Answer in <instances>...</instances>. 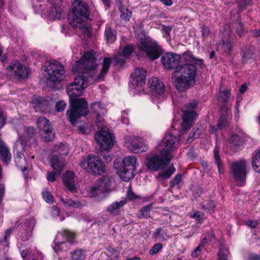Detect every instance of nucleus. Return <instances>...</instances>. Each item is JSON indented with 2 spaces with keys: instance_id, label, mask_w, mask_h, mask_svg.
Instances as JSON below:
<instances>
[{
  "instance_id": "42",
  "label": "nucleus",
  "mask_w": 260,
  "mask_h": 260,
  "mask_svg": "<svg viewBox=\"0 0 260 260\" xmlns=\"http://www.w3.org/2000/svg\"><path fill=\"white\" fill-rule=\"evenodd\" d=\"M252 166L254 171L260 173V150H259L252 159Z\"/></svg>"
},
{
  "instance_id": "62",
  "label": "nucleus",
  "mask_w": 260,
  "mask_h": 260,
  "mask_svg": "<svg viewBox=\"0 0 260 260\" xmlns=\"http://www.w3.org/2000/svg\"><path fill=\"white\" fill-rule=\"evenodd\" d=\"M245 224L248 227H250L252 229H255L258 225V222L256 220L249 219L246 221Z\"/></svg>"
},
{
  "instance_id": "31",
  "label": "nucleus",
  "mask_w": 260,
  "mask_h": 260,
  "mask_svg": "<svg viewBox=\"0 0 260 260\" xmlns=\"http://www.w3.org/2000/svg\"><path fill=\"white\" fill-rule=\"evenodd\" d=\"M220 148L218 146H215L213 150V154L215 159V164L217 165L218 171L219 174H223L224 172V169L223 165V162L221 158L219 155Z\"/></svg>"
},
{
  "instance_id": "58",
  "label": "nucleus",
  "mask_w": 260,
  "mask_h": 260,
  "mask_svg": "<svg viewBox=\"0 0 260 260\" xmlns=\"http://www.w3.org/2000/svg\"><path fill=\"white\" fill-rule=\"evenodd\" d=\"M6 120L7 117L4 116L3 111L0 108V129L6 124Z\"/></svg>"
},
{
  "instance_id": "20",
  "label": "nucleus",
  "mask_w": 260,
  "mask_h": 260,
  "mask_svg": "<svg viewBox=\"0 0 260 260\" xmlns=\"http://www.w3.org/2000/svg\"><path fill=\"white\" fill-rule=\"evenodd\" d=\"M112 179L108 175L103 176L99 179L93 186L92 190L93 191H99L100 192L105 193L108 192L111 190Z\"/></svg>"
},
{
  "instance_id": "47",
  "label": "nucleus",
  "mask_w": 260,
  "mask_h": 260,
  "mask_svg": "<svg viewBox=\"0 0 260 260\" xmlns=\"http://www.w3.org/2000/svg\"><path fill=\"white\" fill-rule=\"evenodd\" d=\"M162 248V244L160 243L155 244L149 250V253L150 255H153L160 251Z\"/></svg>"
},
{
  "instance_id": "26",
  "label": "nucleus",
  "mask_w": 260,
  "mask_h": 260,
  "mask_svg": "<svg viewBox=\"0 0 260 260\" xmlns=\"http://www.w3.org/2000/svg\"><path fill=\"white\" fill-rule=\"evenodd\" d=\"M0 159L6 166L9 165L12 160V155L9 148L2 140L0 144Z\"/></svg>"
},
{
  "instance_id": "39",
  "label": "nucleus",
  "mask_w": 260,
  "mask_h": 260,
  "mask_svg": "<svg viewBox=\"0 0 260 260\" xmlns=\"http://www.w3.org/2000/svg\"><path fill=\"white\" fill-rule=\"evenodd\" d=\"M72 260H85L86 251L82 249H77L71 253Z\"/></svg>"
},
{
  "instance_id": "43",
  "label": "nucleus",
  "mask_w": 260,
  "mask_h": 260,
  "mask_svg": "<svg viewBox=\"0 0 260 260\" xmlns=\"http://www.w3.org/2000/svg\"><path fill=\"white\" fill-rule=\"evenodd\" d=\"M254 55L249 48H245L242 52L241 60L242 62L246 63L249 59H251Z\"/></svg>"
},
{
  "instance_id": "10",
  "label": "nucleus",
  "mask_w": 260,
  "mask_h": 260,
  "mask_svg": "<svg viewBox=\"0 0 260 260\" xmlns=\"http://www.w3.org/2000/svg\"><path fill=\"white\" fill-rule=\"evenodd\" d=\"M35 225L33 219H25L20 223H16L15 226L18 228L17 239L22 241H27L31 235V232Z\"/></svg>"
},
{
  "instance_id": "30",
  "label": "nucleus",
  "mask_w": 260,
  "mask_h": 260,
  "mask_svg": "<svg viewBox=\"0 0 260 260\" xmlns=\"http://www.w3.org/2000/svg\"><path fill=\"white\" fill-rule=\"evenodd\" d=\"M117 32L110 26H106L104 32L105 39L107 43H113L117 39Z\"/></svg>"
},
{
  "instance_id": "3",
  "label": "nucleus",
  "mask_w": 260,
  "mask_h": 260,
  "mask_svg": "<svg viewBox=\"0 0 260 260\" xmlns=\"http://www.w3.org/2000/svg\"><path fill=\"white\" fill-rule=\"evenodd\" d=\"M203 62V59H197L193 63H185L177 68L176 73H180V75L176 78L174 83L178 90L184 91L194 84L197 75V67L202 68Z\"/></svg>"
},
{
  "instance_id": "40",
  "label": "nucleus",
  "mask_w": 260,
  "mask_h": 260,
  "mask_svg": "<svg viewBox=\"0 0 260 260\" xmlns=\"http://www.w3.org/2000/svg\"><path fill=\"white\" fill-rule=\"evenodd\" d=\"M181 56V58L184 61L186 62V63H193L196 61L197 59H200L199 58H195L192 52L190 51L184 52Z\"/></svg>"
},
{
  "instance_id": "56",
  "label": "nucleus",
  "mask_w": 260,
  "mask_h": 260,
  "mask_svg": "<svg viewBox=\"0 0 260 260\" xmlns=\"http://www.w3.org/2000/svg\"><path fill=\"white\" fill-rule=\"evenodd\" d=\"M202 32V36L203 38L205 39L210 34V30L208 26L206 25H202L200 27Z\"/></svg>"
},
{
  "instance_id": "60",
  "label": "nucleus",
  "mask_w": 260,
  "mask_h": 260,
  "mask_svg": "<svg viewBox=\"0 0 260 260\" xmlns=\"http://www.w3.org/2000/svg\"><path fill=\"white\" fill-rule=\"evenodd\" d=\"M203 248V247L198 245V246L191 252V256L192 257H196L198 256L201 254V252Z\"/></svg>"
},
{
  "instance_id": "45",
  "label": "nucleus",
  "mask_w": 260,
  "mask_h": 260,
  "mask_svg": "<svg viewBox=\"0 0 260 260\" xmlns=\"http://www.w3.org/2000/svg\"><path fill=\"white\" fill-rule=\"evenodd\" d=\"M126 58L124 57L122 54L120 55H115L113 57V63L114 66H117L118 65L123 66L126 60Z\"/></svg>"
},
{
  "instance_id": "48",
  "label": "nucleus",
  "mask_w": 260,
  "mask_h": 260,
  "mask_svg": "<svg viewBox=\"0 0 260 260\" xmlns=\"http://www.w3.org/2000/svg\"><path fill=\"white\" fill-rule=\"evenodd\" d=\"M182 180V175L178 174L170 182V185L171 187H174L178 185Z\"/></svg>"
},
{
  "instance_id": "41",
  "label": "nucleus",
  "mask_w": 260,
  "mask_h": 260,
  "mask_svg": "<svg viewBox=\"0 0 260 260\" xmlns=\"http://www.w3.org/2000/svg\"><path fill=\"white\" fill-rule=\"evenodd\" d=\"M175 168L173 166L170 167L167 170L159 172L158 175L159 178H161L164 180L168 179L175 171Z\"/></svg>"
},
{
  "instance_id": "6",
  "label": "nucleus",
  "mask_w": 260,
  "mask_h": 260,
  "mask_svg": "<svg viewBox=\"0 0 260 260\" xmlns=\"http://www.w3.org/2000/svg\"><path fill=\"white\" fill-rule=\"evenodd\" d=\"M82 159L80 166L88 173L99 175L105 172V165L100 156L90 154Z\"/></svg>"
},
{
  "instance_id": "38",
  "label": "nucleus",
  "mask_w": 260,
  "mask_h": 260,
  "mask_svg": "<svg viewBox=\"0 0 260 260\" xmlns=\"http://www.w3.org/2000/svg\"><path fill=\"white\" fill-rule=\"evenodd\" d=\"M152 208V204H150L143 207L140 210L138 217L139 218L147 219L150 217V210Z\"/></svg>"
},
{
  "instance_id": "49",
  "label": "nucleus",
  "mask_w": 260,
  "mask_h": 260,
  "mask_svg": "<svg viewBox=\"0 0 260 260\" xmlns=\"http://www.w3.org/2000/svg\"><path fill=\"white\" fill-rule=\"evenodd\" d=\"M42 196L44 200L48 203L51 204L53 202V198L50 192L48 191H43Z\"/></svg>"
},
{
  "instance_id": "35",
  "label": "nucleus",
  "mask_w": 260,
  "mask_h": 260,
  "mask_svg": "<svg viewBox=\"0 0 260 260\" xmlns=\"http://www.w3.org/2000/svg\"><path fill=\"white\" fill-rule=\"evenodd\" d=\"M216 207V203L212 200L205 201L202 205V209L211 214L214 213Z\"/></svg>"
},
{
  "instance_id": "64",
  "label": "nucleus",
  "mask_w": 260,
  "mask_h": 260,
  "mask_svg": "<svg viewBox=\"0 0 260 260\" xmlns=\"http://www.w3.org/2000/svg\"><path fill=\"white\" fill-rule=\"evenodd\" d=\"M100 106V103L98 102H94L93 103H92L90 106L91 110L94 112L97 116L100 115V112L99 111L96 109V107H98L99 108Z\"/></svg>"
},
{
  "instance_id": "14",
  "label": "nucleus",
  "mask_w": 260,
  "mask_h": 260,
  "mask_svg": "<svg viewBox=\"0 0 260 260\" xmlns=\"http://www.w3.org/2000/svg\"><path fill=\"white\" fill-rule=\"evenodd\" d=\"M181 56L174 52H167L162 56L161 61L165 69L172 70L176 73L177 68L181 66Z\"/></svg>"
},
{
  "instance_id": "19",
  "label": "nucleus",
  "mask_w": 260,
  "mask_h": 260,
  "mask_svg": "<svg viewBox=\"0 0 260 260\" xmlns=\"http://www.w3.org/2000/svg\"><path fill=\"white\" fill-rule=\"evenodd\" d=\"M149 83L150 91L153 99L154 98H157L158 96L164 93L165 85L158 78L152 77Z\"/></svg>"
},
{
  "instance_id": "63",
  "label": "nucleus",
  "mask_w": 260,
  "mask_h": 260,
  "mask_svg": "<svg viewBox=\"0 0 260 260\" xmlns=\"http://www.w3.org/2000/svg\"><path fill=\"white\" fill-rule=\"evenodd\" d=\"M61 200L64 205L68 207H73L76 205V202L70 199H64L62 198Z\"/></svg>"
},
{
  "instance_id": "59",
  "label": "nucleus",
  "mask_w": 260,
  "mask_h": 260,
  "mask_svg": "<svg viewBox=\"0 0 260 260\" xmlns=\"http://www.w3.org/2000/svg\"><path fill=\"white\" fill-rule=\"evenodd\" d=\"M153 237L155 239L164 238L162 230L161 228H158L155 229L153 233Z\"/></svg>"
},
{
  "instance_id": "22",
  "label": "nucleus",
  "mask_w": 260,
  "mask_h": 260,
  "mask_svg": "<svg viewBox=\"0 0 260 260\" xmlns=\"http://www.w3.org/2000/svg\"><path fill=\"white\" fill-rule=\"evenodd\" d=\"M231 94L230 90L225 89L219 93L217 98L218 102L220 106V110L226 114H228L230 109L229 100Z\"/></svg>"
},
{
  "instance_id": "23",
  "label": "nucleus",
  "mask_w": 260,
  "mask_h": 260,
  "mask_svg": "<svg viewBox=\"0 0 260 260\" xmlns=\"http://www.w3.org/2000/svg\"><path fill=\"white\" fill-rule=\"evenodd\" d=\"M65 187L72 193L77 192V188L75 184V175L73 172L67 171L62 177Z\"/></svg>"
},
{
  "instance_id": "55",
  "label": "nucleus",
  "mask_w": 260,
  "mask_h": 260,
  "mask_svg": "<svg viewBox=\"0 0 260 260\" xmlns=\"http://www.w3.org/2000/svg\"><path fill=\"white\" fill-rule=\"evenodd\" d=\"M217 260H228V256L223 250L220 248L217 253Z\"/></svg>"
},
{
  "instance_id": "34",
  "label": "nucleus",
  "mask_w": 260,
  "mask_h": 260,
  "mask_svg": "<svg viewBox=\"0 0 260 260\" xmlns=\"http://www.w3.org/2000/svg\"><path fill=\"white\" fill-rule=\"evenodd\" d=\"M112 61L111 57H106L104 58L102 63V68L99 78H104L105 76L109 70Z\"/></svg>"
},
{
  "instance_id": "57",
  "label": "nucleus",
  "mask_w": 260,
  "mask_h": 260,
  "mask_svg": "<svg viewBox=\"0 0 260 260\" xmlns=\"http://www.w3.org/2000/svg\"><path fill=\"white\" fill-rule=\"evenodd\" d=\"M193 130L194 129L191 131L189 135V137L187 140L188 143L192 142L194 139L198 138L200 136L199 133L197 134V131L195 132Z\"/></svg>"
},
{
  "instance_id": "24",
  "label": "nucleus",
  "mask_w": 260,
  "mask_h": 260,
  "mask_svg": "<svg viewBox=\"0 0 260 260\" xmlns=\"http://www.w3.org/2000/svg\"><path fill=\"white\" fill-rule=\"evenodd\" d=\"M13 228L7 229L4 236L0 239V251L8 252L10 247V239L12 234Z\"/></svg>"
},
{
  "instance_id": "33",
  "label": "nucleus",
  "mask_w": 260,
  "mask_h": 260,
  "mask_svg": "<svg viewBox=\"0 0 260 260\" xmlns=\"http://www.w3.org/2000/svg\"><path fill=\"white\" fill-rule=\"evenodd\" d=\"M119 11L120 13V18L125 21H129L132 16V12L124 6L122 5L121 3L119 6Z\"/></svg>"
},
{
  "instance_id": "12",
  "label": "nucleus",
  "mask_w": 260,
  "mask_h": 260,
  "mask_svg": "<svg viewBox=\"0 0 260 260\" xmlns=\"http://www.w3.org/2000/svg\"><path fill=\"white\" fill-rule=\"evenodd\" d=\"M146 76L147 72L143 69H136L135 72L131 74L130 86L137 90L140 93L144 92L143 86L145 84Z\"/></svg>"
},
{
  "instance_id": "16",
  "label": "nucleus",
  "mask_w": 260,
  "mask_h": 260,
  "mask_svg": "<svg viewBox=\"0 0 260 260\" xmlns=\"http://www.w3.org/2000/svg\"><path fill=\"white\" fill-rule=\"evenodd\" d=\"M57 237L54 240V246L53 247L55 252L59 251L61 248L60 244L65 243L66 241L72 243L75 238V233L69 230H62L58 233Z\"/></svg>"
},
{
  "instance_id": "46",
  "label": "nucleus",
  "mask_w": 260,
  "mask_h": 260,
  "mask_svg": "<svg viewBox=\"0 0 260 260\" xmlns=\"http://www.w3.org/2000/svg\"><path fill=\"white\" fill-rule=\"evenodd\" d=\"M222 46L224 51L228 54H230L233 50V44L229 40H223Z\"/></svg>"
},
{
  "instance_id": "51",
  "label": "nucleus",
  "mask_w": 260,
  "mask_h": 260,
  "mask_svg": "<svg viewBox=\"0 0 260 260\" xmlns=\"http://www.w3.org/2000/svg\"><path fill=\"white\" fill-rule=\"evenodd\" d=\"M66 107V104L62 100L57 102L55 104L56 110L58 112H62L64 110Z\"/></svg>"
},
{
  "instance_id": "37",
  "label": "nucleus",
  "mask_w": 260,
  "mask_h": 260,
  "mask_svg": "<svg viewBox=\"0 0 260 260\" xmlns=\"http://www.w3.org/2000/svg\"><path fill=\"white\" fill-rule=\"evenodd\" d=\"M234 27L237 35L239 37H242L244 36L243 24L242 22L241 17L239 16L234 23Z\"/></svg>"
},
{
  "instance_id": "29",
  "label": "nucleus",
  "mask_w": 260,
  "mask_h": 260,
  "mask_svg": "<svg viewBox=\"0 0 260 260\" xmlns=\"http://www.w3.org/2000/svg\"><path fill=\"white\" fill-rule=\"evenodd\" d=\"M126 203L125 199L122 200L119 202L115 201L107 207L106 211L111 215H117V210L124 206Z\"/></svg>"
},
{
  "instance_id": "44",
  "label": "nucleus",
  "mask_w": 260,
  "mask_h": 260,
  "mask_svg": "<svg viewBox=\"0 0 260 260\" xmlns=\"http://www.w3.org/2000/svg\"><path fill=\"white\" fill-rule=\"evenodd\" d=\"M134 49L135 47L133 44L126 45L123 48L122 55L127 58L134 52Z\"/></svg>"
},
{
  "instance_id": "36",
  "label": "nucleus",
  "mask_w": 260,
  "mask_h": 260,
  "mask_svg": "<svg viewBox=\"0 0 260 260\" xmlns=\"http://www.w3.org/2000/svg\"><path fill=\"white\" fill-rule=\"evenodd\" d=\"M197 113L194 111H186L183 116L182 126L192 122L196 118Z\"/></svg>"
},
{
  "instance_id": "54",
  "label": "nucleus",
  "mask_w": 260,
  "mask_h": 260,
  "mask_svg": "<svg viewBox=\"0 0 260 260\" xmlns=\"http://www.w3.org/2000/svg\"><path fill=\"white\" fill-rule=\"evenodd\" d=\"M56 175H57L56 171L48 172L47 179L49 182H53L56 180Z\"/></svg>"
},
{
  "instance_id": "50",
  "label": "nucleus",
  "mask_w": 260,
  "mask_h": 260,
  "mask_svg": "<svg viewBox=\"0 0 260 260\" xmlns=\"http://www.w3.org/2000/svg\"><path fill=\"white\" fill-rule=\"evenodd\" d=\"M226 121L225 115L223 114L220 115L219 119L217 123L218 129L221 130L225 126V122Z\"/></svg>"
},
{
  "instance_id": "53",
  "label": "nucleus",
  "mask_w": 260,
  "mask_h": 260,
  "mask_svg": "<svg viewBox=\"0 0 260 260\" xmlns=\"http://www.w3.org/2000/svg\"><path fill=\"white\" fill-rule=\"evenodd\" d=\"M77 131L79 134L81 135H86L88 134L87 126L85 124H81L77 126Z\"/></svg>"
},
{
  "instance_id": "13",
  "label": "nucleus",
  "mask_w": 260,
  "mask_h": 260,
  "mask_svg": "<svg viewBox=\"0 0 260 260\" xmlns=\"http://www.w3.org/2000/svg\"><path fill=\"white\" fill-rule=\"evenodd\" d=\"M161 156L156 155L152 156L148 161V168L151 171L164 169L168 166L172 158L160 151Z\"/></svg>"
},
{
  "instance_id": "28",
  "label": "nucleus",
  "mask_w": 260,
  "mask_h": 260,
  "mask_svg": "<svg viewBox=\"0 0 260 260\" xmlns=\"http://www.w3.org/2000/svg\"><path fill=\"white\" fill-rule=\"evenodd\" d=\"M42 137L46 142H50L54 138V134L48 119H44V123L42 129Z\"/></svg>"
},
{
  "instance_id": "2",
  "label": "nucleus",
  "mask_w": 260,
  "mask_h": 260,
  "mask_svg": "<svg viewBox=\"0 0 260 260\" xmlns=\"http://www.w3.org/2000/svg\"><path fill=\"white\" fill-rule=\"evenodd\" d=\"M68 18L73 27L82 29L88 36L91 35L90 26L86 23L89 19V9L86 3L82 0H74L68 12Z\"/></svg>"
},
{
  "instance_id": "7",
  "label": "nucleus",
  "mask_w": 260,
  "mask_h": 260,
  "mask_svg": "<svg viewBox=\"0 0 260 260\" xmlns=\"http://www.w3.org/2000/svg\"><path fill=\"white\" fill-rule=\"evenodd\" d=\"M138 50L146 54L150 60L158 59L162 54V49L155 41L141 40L137 44Z\"/></svg>"
},
{
  "instance_id": "8",
  "label": "nucleus",
  "mask_w": 260,
  "mask_h": 260,
  "mask_svg": "<svg viewBox=\"0 0 260 260\" xmlns=\"http://www.w3.org/2000/svg\"><path fill=\"white\" fill-rule=\"evenodd\" d=\"M179 136H176L170 132L166 133L158 145L160 151L171 158L173 157L172 152L179 147Z\"/></svg>"
},
{
  "instance_id": "9",
  "label": "nucleus",
  "mask_w": 260,
  "mask_h": 260,
  "mask_svg": "<svg viewBox=\"0 0 260 260\" xmlns=\"http://www.w3.org/2000/svg\"><path fill=\"white\" fill-rule=\"evenodd\" d=\"M6 70L10 76L19 81L25 80L29 76L28 68L19 60L12 61Z\"/></svg>"
},
{
  "instance_id": "52",
  "label": "nucleus",
  "mask_w": 260,
  "mask_h": 260,
  "mask_svg": "<svg viewBox=\"0 0 260 260\" xmlns=\"http://www.w3.org/2000/svg\"><path fill=\"white\" fill-rule=\"evenodd\" d=\"M251 0H241L240 3H238L239 9L240 11L244 10L248 6L250 5Z\"/></svg>"
},
{
  "instance_id": "15",
  "label": "nucleus",
  "mask_w": 260,
  "mask_h": 260,
  "mask_svg": "<svg viewBox=\"0 0 260 260\" xmlns=\"http://www.w3.org/2000/svg\"><path fill=\"white\" fill-rule=\"evenodd\" d=\"M246 161L241 160L232 163L231 170L235 180L242 183H245L247 176Z\"/></svg>"
},
{
  "instance_id": "27",
  "label": "nucleus",
  "mask_w": 260,
  "mask_h": 260,
  "mask_svg": "<svg viewBox=\"0 0 260 260\" xmlns=\"http://www.w3.org/2000/svg\"><path fill=\"white\" fill-rule=\"evenodd\" d=\"M51 167L56 171L58 175H59L65 166V161L60 156L57 155H53L50 160Z\"/></svg>"
},
{
  "instance_id": "32",
  "label": "nucleus",
  "mask_w": 260,
  "mask_h": 260,
  "mask_svg": "<svg viewBox=\"0 0 260 260\" xmlns=\"http://www.w3.org/2000/svg\"><path fill=\"white\" fill-rule=\"evenodd\" d=\"M128 149L135 153H141L146 151V147H143L139 143L132 140L126 143Z\"/></svg>"
},
{
  "instance_id": "17",
  "label": "nucleus",
  "mask_w": 260,
  "mask_h": 260,
  "mask_svg": "<svg viewBox=\"0 0 260 260\" xmlns=\"http://www.w3.org/2000/svg\"><path fill=\"white\" fill-rule=\"evenodd\" d=\"M81 59L83 62L82 67L85 72L94 71L96 69L98 65L96 63L95 53L93 51H86Z\"/></svg>"
},
{
  "instance_id": "18",
  "label": "nucleus",
  "mask_w": 260,
  "mask_h": 260,
  "mask_svg": "<svg viewBox=\"0 0 260 260\" xmlns=\"http://www.w3.org/2000/svg\"><path fill=\"white\" fill-rule=\"evenodd\" d=\"M26 147V142L22 139H18L14 144L13 152L14 161L17 167L19 166L20 161L24 160L23 159V157L24 156L23 153L25 150Z\"/></svg>"
},
{
  "instance_id": "1",
  "label": "nucleus",
  "mask_w": 260,
  "mask_h": 260,
  "mask_svg": "<svg viewBox=\"0 0 260 260\" xmlns=\"http://www.w3.org/2000/svg\"><path fill=\"white\" fill-rule=\"evenodd\" d=\"M89 78L80 75L74 78V81L67 87V93L69 97L70 108L66 112L67 119L71 124L75 126L77 121L89 112L87 101L84 98H79L82 95L84 89L88 86Z\"/></svg>"
},
{
  "instance_id": "5",
  "label": "nucleus",
  "mask_w": 260,
  "mask_h": 260,
  "mask_svg": "<svg viewBox=\"0 0 260 260\" xmlns=\"http://www.w3.org/2000/svg\"><path fill=\"white\" fill-rule=\"evenodd\" d=\"M137 163L136 156H126L121 162L114 161V168L122 180L128 182L135 176L134 172L136 169Z\"/></svg>"
},
{
  "instance_id": "61",
  "label": "nucleus",
  "mask_w": 260,
  "mask_h": 260,
  "mask_svg": "<svg viewBox=\"0 0 260 260\" xmlns=\"http://www.w3.org/2000/svg\"><path fill=\"white\" fill-rule=\"evenodd\" d=\"M198 105V103L193 100L186 105V108L190 111H194Z\"/></svg>"
},
{
  "instance_id": "21",
  "label": "nucleus",
  "mask_w": 260,
  "mask_h": 260,
  "mask_svg": "<svg viewBox=\"0 0 260 260\" xmlns=\"http://www.w3.org/2000/svg\"><path fill=\"white\" fill-rule=\"evenodd\" d=\"M62 0H56L50 7L48 15L53 19H61L64 18V13L63 11L61 3Z\"/></svg>"
},
{
  "instance_id": "25",
  "label": "nucleus",
  "mask_w": 260,
  "mask_h": 260,
  "mask_svg": "<svg viewBox=\"0 0 260 260\" xmlns=\"http://www.w3.org/2000/svg\"><path fill=\"white\" fill-rule=\"evenodd\" d=\"M31 104L36 112H44L48 107V102L41 96H34L32 99Z\"/></svg>"
},
{
  "instance_id": "4",
  "label": "nucleus",
  "mask_w": 260,
  "mask_h": 260,
  "mask_svg": "<svg viewBox=\"0 0 260 260\" xmlns=\"http://www.w3.org/2000/svg\"><path fill=\"white\" fill-rule=\"evenodd\" d=\"M45 76L50 82L52 90H59L61 88V82L65 77L64 66L59 61L51 60L46 63L44 67Z\"/></svg>"
},
{
  "instance_id": "11",
  "label": "nucleus",
  "mask_w": 260,
  "mask_h": 260,
  "mask_svg": "<svg viewBox=\"0 0 260 260\" xmlns=\"http://www.w3.org/2000/svg\"><path fill=\"white\" fill-rule=\"evenodd\" d=\"M96 143L102 150H109L114 144L113 139L111 133L105 128H102L94 135Z\"/></svg>"
}]
</instances>
